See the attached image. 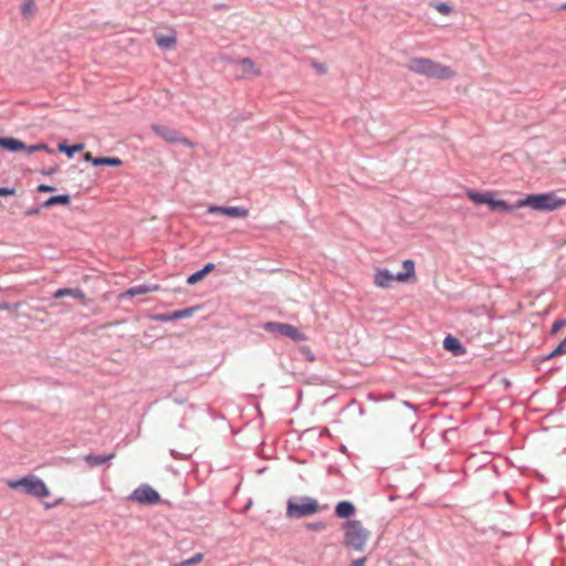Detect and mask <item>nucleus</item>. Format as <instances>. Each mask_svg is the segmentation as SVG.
I'll return each instance as SVG.
<instances>
[{
    "mask_svg": "<svg viewBox=\"0 0 566 566\" xmlns=\"http://www.w3.org/2000/svg\"><path fill=\"white\" fill-rule=\"evenodd\" d=\"M408 69L413 73L438 80H447L453 76L450 67L426 57L411 59Z\"/></svg>",
    "mask_w": 566,
    "mask_h": 566,
    "instance_id": "obj_1",
    "label": "nucleus"
},
{
    "mask_svg": "<svg viewBox=\"0 0 566 566\" xmlns=\"http://www.w3.org/2000/svg\"><path fill=\"white\" fill-rule=\"evenodd\" d=\"M565 203L554 192L530 195L517 200V207H531L538 211H553Z\"/></svg>",
    "mask_w": 566,
    "mask_h": 566,
    "instance_id": "obj_2",
    "label": "nucleus"
},
{
    "mask_svg": "<svg viewBox=\"0 0 566 566\" xmlns=\"http://www.w3.org/2000/svg\"><path fill=\"white\" fill-rule=\"evenodd\" d=\"M7 485L13 490L22 489L25 494L38 499H43L50 495V491L45 483L35 475H27L18 480H8Z\"/></svg>",
    "mask_w": 566,
    "mask_h": 566,
    "instance_id": "obj_3",
    "label": "nucleus"
},
{
    "mask_svg": "<svg viewBox=\"0 0 566 566\" xmlns=\"http://www.w3.org/2000/svg\"><path fill=\"white\" fill-rule=\"evenodd\" d=\"M319 511L317 500L310 496L289 499L286 503V516L290 518H302L316 514Z\"/></svg>",
    "mask_w": 566,
    "mask_h": 566,
    "instance_id": "obj_4",
    "label": "nucleus"
},
{
    "mask_svg": "<svg viewBox=\"0 0 566 566\" xmlns=\"http://www.w3.org/2000/svg\"><path fill=\"white\" fill-rule=\"evenodd\" d=\"M344 527L346 545L358 552L364 551L369 537V531H367L363 526L361 522L357 520L347 521Z\"/></svg>",
    "mask_w": 566,
    "mask_h": 566,
    "instance_id": "obj_5",
    "label": "nucleus"
},
{
    "mask_svg": "<svg viewBox=\"0 0 566 566\" xmlns=\"http://www.w3.org/2000/svg\"><path fill=\"white\" fill-rule=\"evenodd\" d=\"M128 501L137 502L143 505H154L159 503L160 495L150 485L142 484L129 494Z\"/></svg>",
    "mask_w": 566,
    "mask_h": 566,
    "instance_id": "obj_6",
    "label": "nucleus"
},
{
    "mask_svg": "<svg viewBox=\"0 0 566 566\" xmlns=\"http://www.w3.org/2000/svg\"><path fill=\"white\" fill-rule=\"evenodd\" d=\"M263 329L268 333L283 335L296 342L304 339V335L295 326L287 323L266 322L263 324Z\"/></svg>",
    "mask_w": 566,
    "mask_h": 566,
    "instance_id": "obj_7",
    "label": "nucleus"
},
{
    "mask_svg": "<svg viewBox=\"0 0 566 566\" xmlns=\"http://www.w3.org/2000/svg\"><path fill=\"white\" fill-rule=\"evenodd\" d=\"M151 130L169 144H182L186 146L192 145L188 138L182 137L180 133L172 127L153 124Z\"/></svg>",
    "mask_w": 566,
    "mask_h": 566,
    "instance_id": "obj_8",
    "label": "nucleus"
},
{
    "mask_svg": "<svg viewBox=\"0 0 566 566\" xmlns=\"http://www.w3.org/2000/svg\"><path fill=\"white\" fill-rule=\"evenodd\" d=\"M208 213H220L230 218H245L249 210L243 207H224V206H210L207 210Z\"/></svg>",
    "mask_w": 566,
    "mask_h": 566,
    "instance_id": "obj_9",
    "label": "nucleus"
},
{
    "mask_svg": "<svg viewBox=\"0 0 566 566\" xmlns=\"http://www.w3.org/2000/svg\"><path fill=\"white\" fill-rule=\"evenodd\" d=\"M238 72H240L241 76H256L260 74V71L256 69L254 62L244 57L237 62Z\"/></svg>",
    "mask_w": 566,
    "mask_h": 566,
    "instance_id": "obj_10",
    "label": "nucleus"
},
{
    "mask_svg": "<svg viewBox=\"0 0 566 566\" xmlns=\"http://www.w3.org/2000/svg\"><path fill=\"white\" fill-rule=\"evenodd\" d=\"M396 280V275L387 269H378L375 273V284L379 287H389Z\"/></svg>",
    "mask_w": 566,
    "mask_h": 566,
    "instance_id": "obj_11",
    "label": "nucleus"
},
{
    "mask_svg": "<svg viewBox=\"0 0 566 566\" xmlns=\"http://www.w3.org/2000/svg\"><path fill=\"white\" fill-rule=\"evenodd\" d=\"M443 348L451 352L453 355L459 356L465 353L464 346L458 338L452 335H448L443 339Z\"/></svg>",
    "mask_w": 566,
    "mask_h": 566,
    "instance_id": "obj_12",
    "label": "nucleus"
},
{
    "mask_svg": "<svg viewBox=\"0 0 566 566\" xmlns=\"http://www.w3.org/2000/svg\"><path fill=\"white\" fill-rule=\"evenodd\" d=\"M0 147L9 150V151H20L27 148V145L17 138L13 137H0Z\"/></svg>",
    "mask_w": 566,
    "mask_h": 566,
    "instance_id": "obj_13",
    "label": "nucleus"
},
{
    "mask_svg": "<svg viewBox=\"0 0 566 566\" xmlns=\"http://www.w3.org/2000/svg\"><path fill=\"white\" fill-rule=\"evenodd\" d=\"M157 289H158L157 285H151V284L136 285V286L128 289L123 294H120V298L126 297V296L133 297V296H137V295H144L149 292L156 291Z\"/></svg>",
    "mask_w": 566,
    "mask_h": 566,
    "instance_id": "obj_14",
    "label": "nucleus"
},
{
    "mask_svg": "<svg viewBox=\"0 0 566 566\" xmlns=\"http://www.w3.org/2000/svg\"><path fill=\"white\" fill-rule=\"evenodd\" d=\"M115 458V453H108V454H87L84 457V460L85 462L90 465V467H98V465H102V464H105L107 463L108 461H111L112 459Z\"/></svg>",
    "mask_w": 566,
    "mask_h": 566,
    "instance_id": "obj_15",
    "label": "nucleus"
},
{
    "mask_svg": "<svg viewBox=\"0 0 566 566\" xmlns=\"http://www.w3.org/2000/svg\"><path fill=\"white\" fill-rule=\"evenodd\" d=\"M489 207L492 211H503L511 212L520 207H517V202L515 205H509L506 201L501 199H494L493 196L490 199Z\"/></svg>",
    "mask_w": 566,
    "mask_h": 566,
    "instance_id": "obj_16",
    "label": "nucleus"
},
{
    "mask_svg": "<svg viewBox=\"0 0 566 566\" xmlns=\"http://www.w3.org/2000/svg\"><path fill=\"white\" fill-rule=\"evenodd\" d=\"M355 513V506L349 501H340L335 507V514L339 518H347Z\"/></svg>",
    "mask_w": 566,
    "mask_h": 566,
    "instance_id": "obj_17",
    "label": "nucleus"
},
{
    "mask_svg": "<svg viewBox=\"0 0 566 566\" xmlns=\"http://www.w3.org/2000/svg\"><path fill=\"white\" fill-rule=\"evenodd\" d=\"M402 268L405 271L396 274V280L398 282H407L415 275V263L412 260H405L402 262Z\"/></svg>",
    "mask_w": 566,
    "mask_h": 566,
    "instance_id": "obj_18",
    "label": "nucleus"
},
{
    "mask_svg": "<svg viewBox=\"0 0 566 566\" xmlns=\"http://www.w3.org/2000/svg\"><path fill=\"white\" fill-rule=\"evenodd\" d=\"M63 296H72L80 300L82 303L85 301V294L80 289H60L53 295L54 298H61Z\"/></svg>",
    "mask_w": 566,
    "mask_h": 566,
    "instance_id": "obj_19",
    "label": "nucleus"
},
{
    "mask_svg": "<svg viewBox=\"0 0 566 566\" xmlns=\"http://www.w3.org/2000/svg\"><path fill=\"white\" fill-rule=\"evenodd\" d=\"M467 196L472 200L475 205H488L490 202V199L492 197V193L489 191L485 192H478L474 190H468Z\"/></svg>",
    "mask_w": 566,
    "mask_h": 566,
    "instance_id": "obj_20",
    "label": "nucleus"
},
{
    "mask_svg": "<svg viewBox=\"0 0 566 566\" xmlns=\"http://www.w3.org/2000/svg\"><path fill=\"white\" fill-rule=\"evenodd\" d=\"M214 269L213 263H207L201 270L195 272L193 274L189 275L187 279V283L190 285H193L201 281L208 273H210Z\"/></svg>",
    "mask_w": 566,
    "mask_h": 566,
    "instance_id": "obj_21",
    "label": "nucleus"
},
{
    "mask_svg": "<svg viewBox=\"0 0 566 566\" xmlns=\"http://www.w3.org/2000/svg\"><path fill=\"white\" fill-rule=\"evenodd\" d=\"M71 202V197L69 195H57L50 197L42 203V207L50 208L55 205H69Z\"/></svg>",
    "mask_w": 566,
    "mask_h": 566,
    "instance_id": "obj_22",
    "label": "nucleus"
},
{
    "mask_svg": "<svg viewBox=\"0 0 566 566\" xmlns=\"http://www.w3.org/2000/svg\"><path fill=\"white\" fill-rule=\"evenodd\" d=\"M123 163L119 158L117 157H97L96 159L93 160V165L94 166H114V167H118L120 166Z\"/></svg>",
    "mask_w": 566,
    "mask_h": 566,
    "instance_id": "obj_23",
    "label": "nucleus"
},
{
    "mask_svg": "<svg viewBox=\"0 0 566 566\" xmlns=\"http://www.w3.org/2000/svg\"><path fill=\"white\" fill-rule=\"evenodd\" d=\"M156 43L160 49L169 50L176 44V38L172 35H161L156 39Z\"/></svg>",
    "mask_w": 566,
    "mask_h": 566,
    "instance_id": "obj_24",
    "label": "nucleus"
},
{
    "mask_svg": "<svg viewBox=\"0 0 566 566\" xmlns=\"http://www.w3.org/2000/svg\"><path fill=\"white\" fill-rule=\"evenodd\" d=\"M83 147V144H75L72 146H67L65 143L59 144V150L65 153L70 158L73 157L75 153L82 150Z\"/></svg>",
    "mask_w": 566,
    "mask_h": 566,
    "instance_id": "obj_25",
    "label": "nucleus"
},
{
    "mask_svg": "<svg viewBox=\"0 0 566 566\" xmlns=\"http://www.w3.org/2000/svg\"><path fill=\"white\" fill-rule=\"evenodd\" d=\"M566 354V337L557 345V347L544 357V360Z\"/></svg>",
    "mask_w": 566,
    "mask_h": 566,
    "instance_id": "obj_26",
    "label": "nucleus"
},
{
    "mask_svg": "<svg viewBox=\"0 0 566 566\" xmlns=\"http://www.w3.org/2000/svg\"><path fill=\"white\" fill-rule=\"evenodd\" d=\"M36 6L33 0L25 1L21 7V12L24 15V18H30L35 13Z\"/></svg>",
    "mask_w": 566,
    "mask_h": 566,
    "instance_id": "obj_27",
    "label": "nucleus"
},
{
    "mask_svg": "<svg viewBox=\"0 0 566 566\" xmlns=\"http://www.w3.org/2000/svg\"><path fill=\"white\" fill-rule=\"evenodd\" d=\"M195 308L188 307L179 311H175L169 315V318L179 319V318H186L192 315Z\"/></svg>",
    "mask_w": 566,
    "mask_h": 566,
    "instance_id": "obj_28",
    "label": "nucleus"
},
{
    "mask_svg": "<svg viewBox=\"0 0 566 566\" xmlns=\"http://www.w3.org/2000/svg\"><path fill=\"white\" fill-rule=\"evenodd\" d=\"M24 150L28 154H33V153L40 151V150H45L48 153H53V150L50 149L49 146L46 144H43V143L27 146V148H24Z\"/></svg>",
    "mask_w": 566,
    "mask_h": 566,
    "instance_id": "obj_29",
    "label": "nucleus"
},
{
    "mask_svg": "<svg viewBox=\"0 0 566 566\" xmlns=\"http://www.w3.org/2000/svg\"><path fill=\"white\" fill-rule=\"evenodd\" d=\"M566 326V319H557L552 326V334H556L562 327Z\"/></svg>",
    "mask_w": 566,
    "mask_h": 566,
    "instance_id": "obj_30",
    "label": "nucleus"
},
{
    "mask_svg": "<svg viewBox=\"0 0 566 566\" xmlns=\"http://www.w3.org/2000/svg\"><path fill=\"white\" fill-rule=\"evenodd\" d=\"M436 9L442 14H449L451 12V8L447 3H438Z\"/></svg>",
    "mask_w": 566,
    "mask_h": 566,
    "instance_id": "obj_31",
    "label": "nucleus"
},
{
    "mask_svg": "<svg viewBox=\"0 0 566 566\" xmlns=\"http://www.w3.org/2000/svg\"><path fill=\"white\" fill-rule=\"evenodd\" d=\"M38 191L39 192H52V191H55V187L41 184L38 187Z\"/></svg>",
    "mask_w": 566,
    "mask_h": 566,
    "instance_id": "obj_32",
    "label": "nucleus"
},
{
    "mask_svg": "<svg viewBox=\"0 0 566 566\" xmlns=\"http://www.w3.org/2000/svg\"><path fill=\"white\" fill-rule=\"evenodd\" d=\"M14 193H15L14 188L0 187V196H11Z\"/></svg>",
    "mask_w": 566,
    "mask_h": 566,
    "instance_id": "obj_33",
    "label": "nucleus"
},
{
    "mask_svg": "<svg viewBox=\"0 0 566 566\" xmlns=\"http://www.w3.org/2000/svg\"><path fill=\"white\" fill-rule=\"evenodd\" d=\"M324 527H325V525L322 522H316V523L308 524V528L315 530V531H321Z\"/></svg>",
    "mask_w": 566,
    "mask_h": 566,
    "instance_id": "obj_34",
    "label": "nucleus"
},
{
    "mask_svg": "<svg viewBox=\"0 0 566 566\" xmlns=\"http://www.w3.org/2000/svg\"><path fill=\"white\" fill-rule=\"evenodd\" d=\"M366 557H361L352 562L349 566H365Z\"/></svg>",
    "mask_w": 566,
    "mask_h": 566,
    "instance_id": "obj_35",
    "label": "nucleus"
},
{
    "mask_svg": "<svg viewBox=\"0 0 566 566\" xmlns=\"http://www.w3.org/2000/svg\"><path fill=\"white\" fill-rule=\"evenodd\" d=\"M203 558V555L201 553H198L196 555H193L190 559L193 564H197L199 562H201Z\"/></svg>",
    "mask_w": 566,
    "mask_h": 566,
    "instance_id": "obj_36",
    "label": "nucleus"
},
{
    "mask_svg": "<svg viewBox=\"0 0 566 566\" xmlns=\"http://www.w3.org/2000/svg\"><path fill=\"white\" fill-rule=\"evenodd\" d=\"M190 565H193V563L191 562L190 558H188V559H185V560H182L180 563H176L172 566H190Z\"/></svg>",
    "mask_w": 566,
    "mask_h": 566,
    "instance_id": "obj_37",
    "label": "nucleus"
},
{
    "mask_svg": "<svg viewBox=\"0 0 566 566\" xmlns=\"http://www.w3.org/2000/svg\"><path fill=\"white\" fill-rule=\"evenodd\" d=\"M40 212V208H32V209H29L24 212L25 216H34V214H38Z\"/></svg>",
    "mask_w": 566,
    "mask_h": 566,
    "instance_id": "obj_38",
    "label": "nucleus"
},
{
    "mask_svg": "<svg viewBox=\"0 0 566 566\" xmlns=\"http://www.w3.org/2000/svg\"><path fill=\"white\" fill-rule=\"evenodd\" d=\"M169 315L170 314H160V315H158V319L161 321V322L172 321L174 318H169Z\"/></svg>",
    "mask_w": 566,
    "mask_h": 566,
    "instance_id": "obj_39",
    "label": "nucleus"
},
{
    "mask_svg": "<svg viewBox=\"0 0 566 566\" xmlns=\"http://www.w3.org/2000/svg\"><path fill=\"white\" fill-rule=\"evenodd\" d=\"M96 158H97V157H93L91 153H86V154L84 155V159H85L86 161H91L92 164H93V160H94V159H96Z\"/></svg>",
    "mask_w": 566,
    "mask_h": 566,
    "instance_id": "obj_40",
    "label": "nucleus"
},
{
    "mask_svg": "<svg viewBox=\"0 0 566 566\" xmlns=\"http://www.w3.org/2000/svg\"><path fill=\"white\" fill-rule=\"evenodd\" d=\"M55 171H56V168H51V169H48V170H42V174H43V175H46V176H51V175H53Z\"/></svg>",
    "mask_w": 566,
    "mask_h": 566,
    "instance_id": "obj_41",
    "label": "nucleus"
},
{
    "mask_svg": "<svg viewBox=\"0 0 566 566\" xmlns=\"http://www.w3.org/2000/svg\"><path fill=\"white\" fill-rule=\"evenodd\" d=\"M170 454L175 458V459H182L184 455H181L180 453H178L176 450H171L170 451Z\"/></svg>",
    "mask_w": 566,
    "mask_h": 566,
    "instance_id": "obj_42",
    "label": "nucleus"
},
{
    "mask_svg": "<svg viewBox=\"0 0 566 566\" xmlns=\"http://www.w3.org/2000/svg\"><path fill=\"white\" fill-rule=\"evenodd\" d=\"M316 67H317V71H318V72H321V73H323V72H324V67H323L322 65H317Z\"/></svg>",
    "mask_w": 566,
    "mask_h": 566,
    "instance_id": "obj_43",
    "label": "nucleus"
},
{
    "mask_svg": "<svg viewBox=\"0 0 566 566\" xmlns=\"http://www.w3.org/2000/svg\"><path fill=\"white\" fill-rule=\"evenodd\" d=\"M55 505H56V503H53V504H45V507H46V509H50V507H53V506H55Z\"/></svg>",
    "mask_w": 566,
    "mask_h": 566,
    "instance_id": "obj_44",
    "label": "nucleus"
},
{
    "mask_svg": "<svg viewBox=\"0 0 566 566\" xmlns=\"http://www.w3.org/2000/svg\"><path fill=\"white\" fill-rule=\"evenodd\" d=\"M405 405H406L407 407H409V408H413V405H411V403H410V402H408V401H405Z\"/></svg>",
    "mask_w": 566,
    "mask_h": 566,
    "instance_id": "obj_45",
    "label": "nucleus"
},
{
    "mask_svg": "<svg viewBox=\"0 0 566 566\" xmlns=\"http://www.w3.org/2000/svg\"><path fill=\"white\" fill-rule=\"evenodd\" d=\"M564 9H566V3L563 6Z\"/></svg>",
    "mask_w": 566,
    "mask_h": 566,
    "instance_id": "obj_46",
    "label": "nucleus"
},
{
    "mask_svg": "<svg viewBox=\"0 0 566 566\" xmlns=\"http://www.w3.org/2000/svg\"><path fill=\"white\" fill-rule=\"evenodd\" d=\"M2 308V306L0 305V310Z\"/></svg>",
    "mask_w": 566,
    "mask_h": 566,
    "instance_id": "obj_47",
    "label": "nucleus"
}]
</instances>
